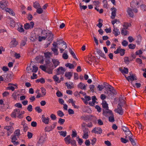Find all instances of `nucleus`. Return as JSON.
Listing matches in <instances>:
<instances>
[{
	"instance_id": "obj_1",
	"label": "nucleus",
	"mask_w": 146,
	"mask_h": 146,
	"mask_svg": "<svg viewBox=\"0 0 146 146\" xmlns=\"http://www.w3.org/2000/svg\"><path fill=\"white\" fill-rule=\"evenodd\" d=\"M42 35L46 36L48 40L51 43L53 39V35L51 32L50 31L44 30L42 31Z\"/></svg>"
},
{
	"instance_id": "obj_2",
	"label": "nucleus",
	"mask_w": 146,
	"mask_h": 146,
	"mask_svg": "<svg viewBox=\"0 0 146 146\" xmlns=\"http://www.w3.org/2000/svg\"><path fill=\"white\" fill-rule=\"evenodd\" d=\"M52 61L53 64L54 66L52 64L50 68L47 71L48 73L49 74H52L53 70L57 66L59 65L60 64V62L57 59H53L52 60Z\"/></svg>"
},
{
	"instance_id": "obj_3",
	"label": "nucleus",
	"mask_w": 146,
	"mask_h": 146,
	"mask_svg": "<svg viewBox=\"0 0 146 146\" xmlns=\"http://www.w3.org/2000/svg\"><path fill=\"white\" fill-rule=\"evenodd\" d=\"M46 140V137L44 134H42L39 138L36 146H42Z\"/></svg>"
},
{
	"instance_id": "obj_4",
	"label": "nucleus",
	"mask_w": 146,
	"mask_h": 146,
	"mask_svg": "<svg viewBox=\"0 0 146 146\" xmlns=\"http://www.w3.org/2000/svg\"><path fill=\"white\" fill-rule=\"evenodd\" d=\"M138 2L136 1L135 0H133L131 3V7L132 8L133 11L135 13H137L138 12L137 10L136 9H134V7H136L138 5Z\"/></svg>"
},
{
	"instance_id": "obj_5",
	"label": "nucleus",
	"mask_w": 146,
	"mask_h": 146,
	"mask_svg": "<svg viewBox=\"0 0 146 146\" xmlns=\"http://www.w3.org/2000/svg\"><path fill=\"white\" fill-rule=\"evenodd\" d=\"M8 2L6 0H2L0 1V7L1 9L3 10H5L7 8V6Z\"/></svg>"
},
{
	"instance_id": "obj_6",
	"label": "nucleus",
	"mask_w": 146,
	"mask_h": 146,
	"mask_svg": "<svg viewBox=\"0 0 146 146\" xmlns=\"http://www.w3.org/2000/svg\"><path fill=\"white\" fill-rule=\"evenodd\" d=\"M34 25V22L32 21L30 22V23H27L24 25V28L26 30L31 29L33 28Z\"/></svg>"
},
{
	"instance_id": "obj_7",
	"label": "nucleus",
	"mask_w": 146,
	"mask_h": 146,
	"mask_svg": "<svg viewBox=\"0 0 146 146\" xmlns=\"http://www.w3.org/2000/svg\"><path fill=\"white\" fill-rule=\"evenodd\" d=\"M112 111L109 110L108 108V110H103V114L106 117H108L110 115H112Z\"/></svg>"
},
{
	"instance_id": "obj_8",
	"label": "nucleus",
	"mask_w": 146,
	"mask_h": 146,
	"mask_svg": "<svg viewBox=\"0 0 146 146\" xmlns=\"http://www.w3.org/2000/svg\"><path fill=\"white\" fill-rule=\"evenodd\" d=\"M20 112V110L19 109H16L11 114V116L13 118H15L17 115H18Z\"/></svg>"
},
{
	"instance_id": "obj_9",
	"label": "nucleus",
	"mask_w": 146,
	"mask_h": 146,
	"mask_svg": "<svg viewBox=\"0 0 146 146\" xmlns=\"http://www.w3.org/2000/svg\"><path fill=\"white\" fill-rule=\"evenodd\" d=\"M118 106L117 109L115 110V111L116 113H119L120 115H122L123 113V110L122 108V107L119 105V104H118Z\"/></svg>"
},
{
	"instance_id": "obj_10",
	"label": "nucleus",
	"mask_w": 146,
	"mask_h": 146,
	"mask_svg": "<svg viewBox=\"0 0 146 146\" xmlns=\"http://www.w3.org/2000/svg\"><path fill=\"white\" fill-rule=\"evenodd\" d=\"M102 130L100 127L94 128L92 131V132L97 134H101L102 133Z\"/></svg>"
},
{
	"instance_id": "obj_11",
	"label": "nucleus",
	"mask_w": 146,
	"mask_h": 146,
	"mask_svg": "<svg viewBox=\"0 0 146 146\" xmlns=\"http://www.w3.org/2000/svg\"><path fill=\"white\" fill-rule=\"evenodd\" d=\"M122 129L123 130L125 133L126 135H132V134L129 129L127 127L122 126Z\"/></svg>"
},
{
	"instance_id": "obj_12",
	"label": "nucleus",
	"mask_w": 146,
	"mask_h": 146,
	"mask_svg": "<svg viewBox=\"0 0 146 146\" xmlns=\"http://www.w3.org/2000/svg\"><path fill=\"white\" fill-rule=\"evenodd\" d=\"M112 33L115 36H117L120 34V32L119 29L116 27L115 26H113V30Z\"/></svg>"
},
{
	"instance_id": "obj_13",
	"label": "nucleus",
	"mask_w": 146,
	"mask_h": 146,
	"mask_svg": "<svg viewBox=\"0 0 146 146\" xmlns=\"http://www.w3.org/2000/svg\"><path fill=\"white\" fill-rule=\"evenodd\" d=\"M66 70L62 67H60L57 69V73L58 74H63Z\"/></svg>"
},
{
	"instance_id": "obj_14",
	"label": "nucleus",
	"mask_w": 146,
	"mask_h": 146,
	"mask_svg": "<svg viewBox=\"0 0 146 146\" xmlns=\"http://www.w3.org/2000/svg\"><path fill=\"white\" fill-rule=\"evenodd\" d=\"M49 118L48 117H45L44 115L42 116V121L45 124H48L49 123Z\"/></svg>"
},
{
	"instance_id": "obj_15",
	"label": "nucleus",
	"mask_w": 146,
	"mask_h": 146,
	"mask_svg": "<svg viewBox=\"0 0 146 146\" xmlns=\"http://www.w3.org/2000/svg\"><path fill=\"white\" fill-rule=\"evenodd\" d=\"M82 100L83 101L84 103L86 105L88 104V101L91 100V97L89 96H86L84 97V99L81 98Z\"/></svg>"
},
{
	"instance_id": "obj_16",
	"label": "nucleus",
	"mask_w": 146,
	"mask_h": 146,
	"mask_svg": "<svg viewBox=\"0 0 146 146\" xmlns=\"http://www.w3.org/2000/svg\"><path fill=\"white\" fill-rule=\"evenodd\" d=\"M111 10L112 11L111 18L112 19H114L116 15V10L115 8L112 7L111 8Z\"/></svg>"
},
{
	"instance_id": "obj_17",
	"label": "nucleus",
	"mask_w": 146,
	"mask_h": 146,
	"mask_svg": "<svg viewBox=\"0 0 146 146\" xmlns=\"http://www.w3.org/2000/svg\"><path fill=\"white\" fill-rule=\"evenodd\" d=\"M55 125L54 124L53 126L52 125L47 126L45 127L44 130L46 132H49L53 130L55 127Z\"/></svg>"
},
{
	"instance_id": "obj_18",
	"label": "nucleus",
	"mask_w": 146,
	"mask_h": 146,
	"mask_svg": "<svg viewBox=\"0 0 146 146\" xmlns=\"http://www.w3.org/2000/svg\"><path fill=\"white\" fill-rule=\"evenodd\" d=\"M106 93L108 95H112L113 94H116V93L115 90L114 89V88H113V89H111V90H106Z\"/></svg>"
},
{
	"instance_id": "obj_19",
	"label": "nucleus",
	"mask_w": 146,
	"mask_h": 146,
	"mask_svg": "<svg viewBox=\"0 0 146 146\" xmlns=\"http://www.w3.org/2000/svg\"><path fill=\"white\" fill-rule=\"evenodd\" d=\"M132 8L131 9L129 7L127 8V11L128 15L131 17H133L134 16V14L132 11Z\"/></svg>"
},
{
	"instance_id": "obj_20",
	"label": "nucleus",
	"mask_w": 146,
	"mask_h": 146,
	"mask_svg": "<svg viewBox=\"0 0 146 146\" xmlns=\"http://www.w3.org/2000/svg\"><path fill=\"white\" fill-rule=\"evenodd\" d=\"M18 42L14 39L12 40L10 43L11 47H13L16 46L18 44Z\"/></svg>"
},
{
	"instance_id": "obj_21",
	"label": "nucleus",
	"mask_w": 146,
	"mask_h": 146,
	"mask_svg": "<svg viewBox=\"0 0 146 146\" xmlns=\"http://www.w3.org/2000/svg\"><path fill=\"white\" fill-rule=\"evenodd\" d=\"M40 68L43 71L46 72L48 73V70L50 68V67H48V66L44 65H40Z\"/></svg>"
},
{
	"instance_id": "obj_22",
	"label": "nucleus",
	"mask_w": 146,
	"mask_h": 146,
	"mask_svg": "<svg viewBox=\"0 0 146 146\" xmlns=\"http://www.w3.org/2000/svg\"><path fill=\"white\" fill-rule=\"evenodd\" d=\"M78 87L82 90H86V86L82 82H80L78 85Z\"/></svg>"
},
{
	"instance_id": "obj_23",
	"label": "nucleus",
	"mask_w": 146,
	"mask_h": 146,
	"mask_svg": "<svg viewBox=\"0 0 146 146\" xmlns=\"http://www.w3.org/2000/svg\"><path fill=\"white\" fill-rule=\"evenodd\" d=\"M96 52L101 57L105 58H106V56L105 54L102 52L101 50L99 49H97Z\"/></svg>"
},
{
	"instance_id": "obj_24",
	"label": "nucleus",
	"mask_w": 146,
	"mask_h": 146,
	"mask_svg": "<svg viewBox=\"0 0 146 146\" xmlns=\"http://www.w3.org/2000/svg\"><path fill=\"white\" fill-rule=\"evenodd\" d=\"M27 40V38L26 37H25L24 39L22 40L20 44V47L21 48L26 44Z\"/></svg>"
},
{
	"instance_id": "obj_25",
	"label": "nucleus",
	"mask_w": 146,
	"mask_h": 146,
	"mask_svg": "<svg viewBox=\"0 0 146 146\" xmlns=\"http://www.w3.org/2000/svg\"><path fill=\"white\" fill-rule=\"evenodd\" d=\"M128 137L129 138V139L131 141V144L133 146L135 145L136 143L135 140L132 138V136L131 135L129 136H128Z\"/></svg>"
},
{
	"instance_id": "obj_26",
	"label": "nucleus",
	"mask_w": 146,
	"mask_h": 146,
	"mask_svg": "<svg viewBox=\"0 0 146 146\" xmlns=\"http://www.w3.org/2000/svg\"><path fill=\"white\" fill-rule=\"evenodd\" d=\"M64 75L68 79L70 80L72 76V73L70 72H66Z\"/></svg>"
},
{
	"instance_id": "obj_27",
	"label": "nucleus",
	"mask_w": 146,
	"mask_h": 146,
	"mask_svg": "<svg viewBox=\"0 0 146 146\" xmlns=\"http://www.w3.org/2000/svg\"><path fill=\"white\" fill-rule=\"evenodd\" d=\"M64 141L66 144H68L70 143L71 140L70 135H68L64 139Z\"/></svg>"
},
{
	"instance_id": "obj_28",
	"label": "nucleus",
	"mask_w": 146,
	"mask_h": 146,
	"mask_svg": "<svg viewBox=\"0 0 146 146\" xmlns=\"http://www.w3.org/2000/svg\"><path fill=\"white\" fill-rule=\"evenodd\" d=\"M119 70L123 74L125 73L127 74L128 72V69L127 68L125 67L123 69L119 68Z\"/></svg>"
},
{
	"instance_id": "obj_29",
	"label": "nucleus",
	"mask_w": 146,
	"mask_h": 146,
	"mask_svg": "<svg viewBox=\"0 0 146 146\" xmlns=\"http://www.w3.org/2000/svg\"><path fill=\"white\" fill-rule=\"evenodd\" d=\"M126 78L127 80L129 81L132 82V81L135 80L137 79L135 78L133 75L129 76L127 77H126Z\"/></svg>"
},
{
	"instance_id": "obj_30",
	"label": "nucleus",
	"mask_w": 146,
	"mask_h": 146,
	"mask_svg": "<svg viewBox=\"0 0 146 146\" xmlns=\"http://www.w3.org/2000/svg\"><path fill=\"white\" fill-rule=\"evenodd\" d=\"M92 102H90L89 103V104L90 106H93L94 105L96 100V97L95 96H92Z\"/></svg>"
},
{
	"instance_id": "obj_31",
	"label": "nucleus",
	"mask_w": 146,
	"mask_h": 146,
	"mask_svg": "<svg viewBox=\"0 0 146 146\" xmlns=\"http://www.w3.org/2000/svg\"><path fill=\"white\" fill-rule=\"evenodd\" d=\"M102 105L103 108L104 109V110H108V104L106 101L103 102L102 103Z\"/></svg>"
},
{
	"instance_id": "obj_32",
	"label": "nucleus",
	"mask_w": 146,
	"mask_h": 146,
	"mask_svg": "<svg viewBox=\"0 0 146 146\" xmlns=\"http://www.w3.org/2000/svg\"><path fill=\"white\" fill-rule=\"evenodd\" d=\"M58 47H53L51 48L52 51L54 53L55 55H58Z\"/></svg>"
},
{
	"instance_id": "obj_33",
	"label": "nucleus",
	"mask_w": 146,
	"mask_h": 146,
	"mask_svg": "<svg viewBox=\"0 0 146 146\" xmlns=\"http://www.w3.org/2000/svg\"><path fill=\"white\" fill-rule=\"evenodd\" d=\"M45 62L46 66H48V67H50L52 65L49 58H46L45 60Z\"/></svg>"
},
{
	"instance_id": "obj_34",
	"label": "nucleus",
	"mask_w": 146,
	"mask_h": 146,
	"mask_svg": "<svg viewBox=\"0 0 146 146\" xmlns=\"http://www.w3.org/2000/svg\"><path fill=\"white\" fill-rule=\"evenodd\" d=\"M6 11L7 12H8L12 16H14L15 15L13 11L12 10L9 8H7L6 9Z\"/></svg>"
},
{
	"instance_id": "obj_35",
	"label": "nucleus",
	"mask_w": 146,
	"mask_h": 146,
	"mask_svg": "<svg viewBox=\"0 0 146 146\" xmlns=\"http://www.w3.org/2000/svg\"><path fill=\"white\" fill-rule=\"evenodd\" d=\"M62 46H63V48H62V47H61V46H60L59 47L61 53H62L67 47L66 45L65 44L62 45Z\"/></svg>"
},
{
	"instance_id": "obj_36",
	"label": "nucleus",
	"mask_w": 146,
	"mask_h": 146,
	"mask_svg": "<svg viewBox=\"0 0 146 146\" xmlns=\"http://www.w3.org/2000/svg\"><path fill=\"white\" fill-rule=\"evenodd\" d=\"M69 51L70 54L73 57L76 59L77 60H78V58H77L74 52H73L72 50L70 48Z\"/></svg>"
},
{
	"instance_id": "obj_37",
	"label": "nucleus",
	"mask_w": 146,
	"mask_h": 146,
	"mask_svg": "<svg viewBox=\"0 0 146 146\" xmlns=\"http://www.w3.org/2000/svg\"><path fill=\"white\" fill-rule=\"evenodd\" d=\"M65 66L66 67H68L70 69L74 68V65L73 64L69 63L66 64Z\"/></svg>"
},
{
	"instance_id": "obj_38",
	"label": "nucleus",
	"mask_w": 146,
	"mask_h": 146,
	"mask_svg": "<svg viewBox=\"0 0 146 146\" xmlns=\"http://www.w3.org/2000/svg\"><path fill=\"white\" fill-rule=\"evenodd\" d=\"M53 78L54 81L57 82V83H60L61 81L60 80H59V77L57 76L56 75H54L53 76Z\"/></svg>"
},
{
	"instance_id": "obj_39",
	"label": "nucleus",
	"mask_w": 146,
	"mask_h": 146,
	"mask_svg": "<svg viewBox=\"0 0 146 146\" xmlns=\"http://www.w3.org/2000/svg\"><path fill=\"white\" fill-rule=\"evenodd\" d=\"M110 115V116L109 117V121L111 122H113L115 121V119L113 113L112 115Z\"/></svg>"
},
{
	"instance_id": "obj_40",
	"label": "nucleus",
	"mask_w": 146,
	"mask_h": 146,
	"mask_svg": "<svg viewBox=\"0 0 146 146\" xmlns=\"http://www.w3.org/2000/svg\"><path fill=\"white\" fill-rule=\"evenodd\" d=\"M14 135L17 136V137H19L20 135V130L19 129H17L16 130L14 133Z\"/></svg>"
},
{
	"instance_id": "obj_41",
	"label": "nucleus",
	"mask_w": 146,
	"mask_h": 146,
	"mask_svg": "<svg viewBox=\"0 0 146 146\" xmlns=\"http://www.w3.org/2000/svg\"><path fill=\"white\" fill-rule=\"evenodd\" d=\"M131 26V24L130 23H124L123 25V26L124 28V29H127L129 27Z\"/></svg>"
},
{
	"instance_id": "obj_42",
	"label": "nucleus",
	"mask_w": 146,
	"mask_h": 146,
	"mask_svg": "<svg viewBox=\"0 0 146 146\" xmlns=\"http://www.w3.org/2000/svg\"><path fill=\"white\" fill-rule=\"evenodd\" d=\"M33 7L37 9L40 7V6L39 3L38 2L35 1L33 3Z\"/></svg>"
},
{
	"instance_id": "obj_43",
	"label": "nucleus",
	"mask_w": 146,
	"mask_h": 146,
	"mask_svg": "<svg viewBox=\"0 0 146 146\" xmlns=\"http://www.w3.org/2000/svg\"><path fill=\"white\" fill-rule=\"evenodd\" d=\"M58 132L61 136L64 137L66 136L67 133L66 131H60Z\"/></svg>"
},
{
	"instance_id": "obj_44",
	"label": "nucleus",
	"mask_w": 146,
	"mask_h": 146,
	"mask_svg": "<svg viewBox=\"0 0 146 146\" xmlns=\"http://www.w3.org/2000/svg\"><path fill=\"white\" fill-rule=\"evenodd\" d=\"M51 54L52 53L51 52H47L44 53V56L46 58H50Z\"/></svg>"
},
{
	"instance_id": "obj_45",
	"label": "nucleus",
	"mask_w": 146,
	"mask_h": 146,
	"mask_svg": "<svg viewBox=\"0 0 146 146\" xmlns=\"http://www.w3.org/2000/svg\"><path fill=\"white\" fill-rule=\"evenodd\" d=\"M4 128L7 131H9L13 130V128L11 126H6L4 127Z\"/></svg>"
},
{
	"instance_id": "obj_46",
	"label": "nucleus",
	"mask_w": 146,
	"mask_h": 146,
	"mask_svg": "<svg viewBox=\"0 0 146 146\" xmlns=\"http://www.w3.org/2000/svg\"><path fill=\"white\" fill-rule=\"evenodd\" d=\"M76 139L77 141L78 142L79 145H81L82 144L83 142L82 139L79 138V136H78V137L76 138Z\"/></svg>"
},
{
	"instance_id": "obj_47",
	"label": "nucleus",
	"mask_w": 146,
	"mask_h": 146,
	"mask_svg": "<svg viewBox=\"0 0 146 146\" xmlns=\"http://www.w3.org/2000/svg\"><path fill=\"white\" fill-rule=\"evenodd\" d=\"M57 115L60 117H62L64 115V114L60 110H59L57 112Z\"/></svg>"
},
{
	"instance_id": "obj_48",
	"label": "nucleus",
	"mask_w": 146,
	"mask_h": 146,
	"mask_svg": "<svg viewBox=\"0 0 146 146\" xmlns=\"http://www.w3.org/2000/svg\"><path fill=\"white\" fill-rule=\"evenodd\" d=\"M41 92L42 93V97H43L45 96L46 94V90L44 88H41Z\"/></svg>"
},
{
	"instance_id": "obj_49",
	"label": "nucleus",
	"mask_w": 146,
	"mask_h": 146,
	"mask_svg": "<svg viewBox=\"0 0 146 146\" xmlns=\"http://www.w3.org/2000/svg\"><path fill=\"white\" fill-rule=\"evenodd\" d=\"M36 12L38 14H40L43 13V10L40 7L37 9Z\"/></svg>"
},
{
	"instance_id": "obj_50",
	"label": "nucleus",
	"mask_w": 146,
	"mask_h": 146,
	"mask_svg": "<svg viewBox=\"0 0 146 146\" xmlns=\"http://www.w3.org/2000/svg\"><path fill=\"white\" fill-rule=\"evenodd\" d=\"M18 31L20 33L24 32V30L23 27L22 25H20V26L17 29Z\"/></svg>"
},
{
	"instance_id": "obj_51",
	"label": "nucleus",
	"mask_w": 146,
	"mask_h": 146,
	"mask_svg": "<svg viewBox=\"0 0 146 146\" xmlns=\"http://www.w3.org/2000/svg\"><path fill=\"white\" fill-rule=\"evenodd\" d=\"M19 137H17V136H16L14 135H12L11 136V138L12 139L11 141H13L15 142V141H16L17 140V138Z\"/></svg>"
},
{
	"instance_id": "obj_52",
	"label": "nucleus",
	"mask_w": 146,
	"mask_h": 146,
	"mask_svg": "<svg viewBox=\"0 0 146 146\" xmlns=\"http://www.w3.org/2000/svg\"><path fill=\"white\" fill-rule=\"evenodd\" d=\"M65 121V120L64 119L60 118L59 119L58 122L60 125H62L63 124L64 122Z\"/></svg>"
},
{
	"instance_id": "obj_53",
	"label": "nucleus",
	"mask_w": 146,
	"mask_h": 146,
	"mask_svg": "<svg viewBox=\"0 0 146 146\" xmlns=\"http://www.w3.org/2000/svg\"><path fill=\"white\" fill-rule=\"evenodd\" d=\"M33 69L32 71V72L35 73L37 72L38 70V68L37 66L34 65L33 66Z\"/></svg>"
},
{
	"instance_id": "obj_54",
	"label": "nucleus",
	"mask_w": 146,
	"mask_h": 146,
	"mask_svg": "<svg viewBox=\"0 0 146 146\" xmlns=\"http://www.w3.org/2000/svg\"><path fill=\"white\" fill-rule=\"evenodd\" d=\"M121 141L123 143H125L129 141L128 140L126 139H124L123 138L121 137Z\"/></svg>"
},
{
	"instance_id": "obj_55",
	"label": "nucleus",
	"mask_w": 146,
	"mask_h": 146,
	"mask_svg": "<svg viewBox=\"0 0 146 146\" xmlns=\"http://www.w3.org/2000/svg\"><path fill=\"white\" fill-rule=\"evenodd\" d=\"M128 46L130 49H134L136 47V45L132 44H129Z\"/></svg>"
},
{
	"instance_id": "obj_56",
	"label": "nucleus",
	"mask_w": 146,
	"mask_h": 146,
	"mask_svg": "<svg viewBox=\"0 0 146 146\" xmlns=\"http://www.w3.org/2000/svg\"><path fill=\"white\" fill-rule=\"evenodd\" d=\"M119 20L116 19L111 21V23L113 25V26H115L114 25L115 23H119Z\"/></svg>"
},
{
	"instance_id": "obj_57",
	"label": "nucleus",
	"mask_w": 146,
	"mask_h": 146,
	"mask_svg": "<svg viewBox=\"0 0 146 146\" xmlns=\"http://www.w3.org/2000/svg\"><path fill=\"white\" fill-rule=\"evenodd\" d=\"M107 87H106V90H111V89H113V87L111 86L109 84L107 85Z\"/></svg>"
},
{
	"instance_id": "obj_58",
	"label": "nucleus",
	"mask_w": 146,
	"mask_h": 146,
	"mask_svg": "<svg viewBox=\"0 0 146 146\" xmlns=\"http://www.w3.org/2000/svg\"><path fill=\"white\" fill-rule=\"evenodd\" d=\"M57 43L58 45H61V44H62V45H63V44H66V43L63 41L61 40L60 41H58L57 42Z\"/></svg>"
},
{
	"instance_id": "obj_59",
	"label": "nucleus",
	"mask_w": 146,
	"mask_h": 146,
	"mask_svg": "<svg viewBox=\"0 0 146 146\" xmlns=\"http://www.w3.org/2000/svg\"><path fill=\"white\" fill-rule=\"evenodd\" d=\"M121 43L123 46H125L127 45L128 44V42L126 40H123L122 42Z\"/></svg>"
},
{
	"instance_id": "obj_60",
	"label": "nucleus",
	"mask_w": 146,
	"mask_h": 146,
	"mask_svg": "<svg viewBox=\"0 0 146 146\" xmlns=\"http://www.w3.org/2000/svg\"><path fill=\"white\" fill-rule=\"evenodd\" d=\"M10 24L11 26L14 27L15 26V24L14 21L13 19H11L10 22Z\"/></svg>"
},
{
	"instance_id": "obj_61",
	"label": "nucleus",
	"mask_w": 146,
	"mask_h": 146,
	"mask_svg": "<svg viewBox=\"0 0 146 146\" xmlns=\"http://www.w3.org/2000/svg\"><path fill=\"white\" fill-rule=\"evenodd\" d=\"M119 53L121 56H122L123 55L125 54V50L124 49H122L120 48Z\"/></svg>"
},
{
	"instance_id": "obj_62",
	"label": "nucleus",
	"mask_w": 146,
	"mask_h": 146,
	"mask_svg": "<svg viewBox=\"0 0 146 146\" xmlns=\"http://www.w3.org/2000/svg\"><path fill=\"white\" fill-rule=\"evenodd\" d=\"M65 84L68 89H71L72 88H73V86L71 85L70 84H68L67 82H66L65 83Z\"/></svg>"
},
{
	"instance_id": "obj_63",
	"label": "nucleus",
	"mask_w": 146,
	"mask_h": 146,
	"mask_svg": "<svg viewBox=\"0 0 146 146\" xmlns=\"http://www.w3.org/2000/svg\"><path fill=\"white\" fill-rule=\"evenodd\" d=\"M46 38L45 36H39L38 37V40L39 41H41L42 40H44Z\"/></svg>"
},
{
	"instance_id": "obj_64",
	"label": "nucleus",
	"mask_w": 146,
	"mask_h": 146,
	"mask_svg": "<svg viewBox=\"0 0 146 146\" xmlns=\"http://www.w3.org/2000/svg\"><path fill=\"white\" fill-rule=\"evenodd\" d=\"M79 5L80 8L81 10L82 9L85 10L87 8V6L86 5H82L81 3H80Z\"/></svg>"
}]
</instances>
